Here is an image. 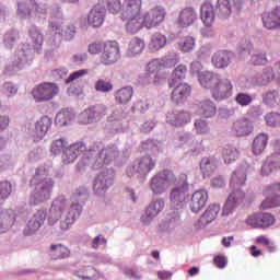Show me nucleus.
I'll return each mask as SVG.
<instances>
[{
    "label": "nucleus",
    "instance_id": "obj_51",
    "mask_svg": "<svg viewBox=\"0 0 280 280\" xmlns=\"http://www.w3.org/2000/svg\"><path fill=\"white\" fill-rule=\"evenodd\" d=\"M278 100H279L278 91H269L262 96V102L267 106H275Z\"/></svg>",
    "mask_w": 280,
    "mask_h": 280
},
{
    "label": "nucleus",
    "instance_id": "obj_49",
    "mask_svg": "<svg viewBox=\"0 0 280 280\" xmlns=\"http://www.w3.org/2000/svg\"><path fill=\"white\" fill-rule=\"evenodd\" d=\"M94 89L98 93H110V91H113V83L104 79H98L95 82Z\"/></svg>",
    "mask_w": 280,
    "mask_h": 280
},
{
    "label": "nucleus",
    "instance_id": "obj_36",
    "mask_svg": "<svg viewBox=\"0 0 280 280\" xmlns=\"http://www.w3.org/2000/svg\"><path fill=\"white\" fill-rule=\"evenodd\" d=\"M165 45H167V37L161 33H155L151 36L149 49H151V51H159V49H163Z\"/></svg>",
    "mask_w": 280,
    "mask_h": 280
},
{
    "label": "nucleus",
    "instance_id": "obj_11",
    "mask_svg": "<svg viewBox=\"0 0 280 280\" xmlns=\"http://www.w3.org/2000/svg\"><path fill=\"white\" fill-rule=\"evenodd\" d=\"M265 194L267 199L261 202V209H273L280 207V183L269 186Z\"/></svg>",
    "mask_w": 280,
    "mask_h": 280
},
{
    "label": "nucleus",
    "instance_id": "obj_24",
    "mask_svg": "<svg viewBox=\"0 0 280 280\" xmlns=\"http://www.w3.org/2000/svg\"><path fill=\"white\" fill-rule=\"evenodd\" d=\"M197 19L198 14L194 8H185L179 13L178 25H180V27H189V25H194V23H196Z\"/></svg>",
    "mask_w": 280,
    "mask_h": 280
},
{
    "label": "nucleus",
    "instance_id": "obj_40",
    "mask_svg": "<svg viewBox=\"0 0 280 280\" xmlns=\"http://www.w3.org/2000/svg\"><path fill=\"white\" fill-rule=\"evenodd\" d=\"M200 170L203 176H211L218 170V162L211 158H203L200 162Z\"/></svg>",
    "mask_w": 280,
    "mask_h": 280
},
{
    "label": "nucleus",
    "instance_id": "obj_28",
    "mask_svg": "<svg viewBox=\"0 0 280 280\" xmlns=\"http://www.w3.org/2000/svg\"><path fill=\"white\" fill-rule=\"evenodd\" d=\"M280 167V156L279 154H273L265 161L261 167L262 176H268L275 172V170H279Z\"/></svg>",
    "mask_w": 280,
    "mask_h": 280
},
{
    "label": "nucleus",
    "instance_id": "obj_63",
    "mask_svg": "<svg viewBox=\"0 0 280 280\" xmlns=\"http://www.w3.org/2000/svg\"><path fill=\"white\" fill-rule=\"evenodd\" d=\"M265 121L267 126H277V124H280V115L277 113H269L265 116Z\"/></svg>",
    "mask_w": 280,
    "mask_h": 280
},
{
    "label": "nucleus",
    "instance_id": "obj_47",
    "mask_svg": "<svg viewBox=\"0 0 280 280\" xmlns=\"http://www.w3.org/2000/svg\"><path fill=\"white\" fill-rule=\"evenodd\" d=\"M12 194V184L8 180L0 182V205H3Z\"/></svg>",
    "mask_w": 280,
    "mask_h": 280
},
{
    "label": "nucleus",
    "instance_id": "obj_57",
    "mask_svg": "<svg viewBox=\"0 0 280 280\" xmlns=\"http://www.w3.org/2000/svg\"><path fill=\"white\" fill-rule=\"evenodd\" d=\"M30 36L33 40V43L36 45V47H40L43 45V34L36 26L30 30Z\"/></svg>",
    "mask_w": 280,
    "mask_h": 280
},
{
    "label": "nucleus",
    "instance_id": "obj_35",
    "mask_svg": "<svg viewBox=\"0 0 280 280\" xmlns=\"http://www.w3.org/2000/svg\"><path fill=\"white\" fill-rule=\"evenodd\" d=\"M16 221V215L10 212H0V233H5Z\"/></svg>",
    "mask_w": 280,
    "mask_h": 280
},
{
    "label": "nucleus",
    "instance_id": "obj_21",
    "mask_svg": "<svg viewBox=\"0 0 280 280\" xmlns=\"http://www.w3.org/2000/svg\"><path fill=\"white\" fill-rule=\"evenodd\" d=\"M189 95H191V86L187 83H179L173 90L171 98L174 104H183Z\"/></svg>",
    "mask_w": 280,
    "mask_h": 280
},
{
    "label": "nucleus",
    "instance_id": "obj_4",
    "mask_svg": "<svg viewBox=\"0 0 280 280\" xmlns=\"http://www.w3.org/2000/svg\"><path fill=\"white\" fill-rule=\"evenodd\" d=\"M85 151L86 145H84V143L77 142L69 145V142L62 138L55 140L50 149L52 154H60V152H63L62 161L66 165L73 163L75 159H78V156H80V154Z\"/></svg>",
    "mask_w": 280,
    "mask_h": 280
},
{
    "label": "nucleus",
    "instance_id": "obj_45",
    "mask_svg": "<svg viewBox=\"0 0 280 280\" xmlns=\"http://www.w3.org/2000/svg\"><path fill=\"white\" fill-rule=\"evenodd\" d=\"M92 115L93 121H100L102 117H106V113H108V108L105 105H93L89 107Z\"/></svg>",
    "mask_w": 280,
    "mask_h": 280
},
{
    "label": "nucleus",
    "instance_id": "obj_20",
    "mask_svg": "<svg viewBox=\"0 0 280 280\" xmlns=\"http://www.w3.org/2000/svg\"><path fill=\"white\" fill-rule=\"evenodd\" d=\"M80 203H72L63 221L60 223L61 231H69L71 225L80 218Z\"/></svg>",
    "mask_w": 280,
    "mask_h": 280
},
{
    "label": "nucleus",
    "instance_id": "obj_25",
    "mask_svg": "<svg viewBox=\"0 0 280 280\" xmlns=\"http://www.w3.org/2000/svg\"><path fill=\"white\" fill-rule=\"evenodd\" d=\"M218 213H220V205L211 203L208 206L206 211L199 219L201 226H207V224H211L215 218H218Z\"/></svg>",
    "mask_w": 280,
    "mask_h": 280
},
{
    "label": "nucleus",
    "instance_id": "obj_43",
    "mask_svg": "<svg viewBox=\"0 0 280 280\" xmlns=\"http://www.w3.org/2000/svg\"><path fill=\"white\" fill-rule=\"evenodd\" d=\"M73 117L74 115H73V112H71V109L69 108L62 109L56 115L55 124L57 126H67L69 121L73 119Z\"/></svg>",
    "mask_w": 280,
    "mask_h": 280
},
{
    "label": "nucleus",
    "instance_id": "obj_18",
    "mask_svg": "<svg viewBox=\"0 0 280 280\" xmlns=\"http://www.w3.org/2000/svg\"><path fill=\"white\" fill-rule=\"evenodd\" d=\"M164 208L165 201H163L162 199L152 201L145 209L144 215H142L141 218L142 222L144 224H148V222L154 220V218H156V215H159V213L162 212Z\"/></svg>",
    "mask_w": 280,
    "mask_h": 280
},
{
    "label": "nucleus",
    "instance_id": "obj_27",
    "mask_svg": "<svg viewBox=\"0 0 280 280\" xmlns=\"http://www.w3.org/2000/svg\"><path fill=\"white\" fill-rule=\"evenodd\" d=\"M163 80H165V75L161 74V72H155L154 74L144 73L139 77V84L141 86H150V84L158 86Z\"/></svg>",
    "mask_w": 280,
    "mask_h": 280
},
{
    "label": "nucleus",
    "instance_id": "obj_58",
    "mask_svg": "<svg viewBox=\"0 0 280 280\" xmlns=\"http://www.w3.org/2000/svg\"><path fill=\"white\" fill-rule=\"evenodd\" d=\"M244 183H246V174H244L242 172H235L232 175L230 185H231V187H235V185L242 186V185H244Z\"/></svg>",
    "mask_w": 280,
    "mask_h": 280
},
{
    "label": "nucleus",
    "instance_id": "obj_32",
    "mask_svg": "<svg viewBox=\"0 0 280 280\" xmlns=\"http://www.w3.org/2000/svg\"><path fill=\"white\" fill-rule=\"evenodd\" d=\"M167 65H170V59L167 58L153 59L147 65L144 73H149L150 75H153L154 73L161 72V69H165Z\"/></svg>",
    "mask_w": 280,
    "mask_h": 280
},
{
    "label": "nucleus",
    "instance_id": "obj_34",
    "mask_svg": "<svg viewBox=\"0 0 280 280\" xmlns=\"http://www.w3.org/2000/svg\"><path fill=\"white\" fill-rule=\"evenodd\" d=\"M62 209H65V202L59 200L52 202L49 210V224H56L59 218H62Z\"/></svg>",
    "mask_w": 280,
    "mask_h": 280
},
{
    "label": "nucleus",
    "instance_id": "obj_12",
    "mask_svg": "<svg viewBox=\"0 0 280 280\" xmlns=\"http://www.w3.org/2000/svg\"><path fill=\"white\" fill-rule=\"evenodd\" d=\"M47 218V212L45 210H37L36 213L33 214V218H31L26 226L24 229V235L30 236L34 235L43 224H45V220Z\"/></svg>",
    "mask_w": 280,
    "mask_h": 280
},
{
    "label": "nucleus",
    "instance_id": "obj_42",
    "mask_svg": "<svg viewBox=\"0 0 280 280\" xmlns=\"http://www.w3.org/2000/svg\"><path fill=\"white\" fill-rule=\"evenodd\" d=\"M132 94H133L132 88L130 86L121 88L115 94L116 102H118V104H128V102L132 100Z\"/></svg>",
    "mask_w": 280,
    "mask_h": 280
},
{
    "label": "nucleus",
    "instance_id": "obj_3",
    "mask_svg": "<svg viewBox=\"0 0 280 280\" xmlns=\"http://www.w3.org/2000/svg\"><path fill=\"white\" fill-rule=\"evenodd\" d=\"M142 0H125L122 4L121 19L127 21L126 30L129 34H137L141 30L139 19L141 16Z\"/></svg>",
    "mask_w": 280,
    "mask_h": 280
},
{
    "label": "nucleus",
    "instance_id": "obj_9",
    "mask_svg": "<svg viewBox=\"0 0 280 280\" xmlns=\"http://www.w3.org/2000/svg\"><path fill=\"white\" fill-rule=\"evenodd\" d=\"M154 167H156V160L151 159L150 155H145L136 160L133 165L127 168V176L132 177L136 174L148 176V173L152 172Z\"/></svg>",
    "mask_w": 280,
    "mask_h": 280
},
{
    "label": "nucleus",
    "instance_id": "obj_55",
    "mask_svg": "<svg viewBox=\"0 0 280 280\" xmlns=\"http://www.w3.org/2000/svg\"><path fill=\"white\" fill-rule=\"evenodd\" d=\"M106 189H108L106 177H104V175H98L94 183V190L96 194H102V191H106Z\"/></svg>",
    "mask_w": 280,
    "mask_h": 280
},
{
    "label": "nucleus",
    "instance_id": "obj_39",
    "mask_svg": "<svg viewBox=\"0 0 280 280\" xmlns=\"http://www.w3.org/2000/svg\"><path fill=\"white\" fill-rule=\"evenodd\" d=\"M185 75H187V67L183 65L177 66L172 73V79L168 81V86L173 89L180 80H185Z\"/></svg>",
    "mask_w": 280,
    "mask_h": 280
},
{
    "label": "nucleus",
    "instance_id": "obj_1",
    "mask_svg": "<svg viewBox=\"0 0 280 280\" xmlns=\"http://www.w3.org/2000/svg\"><path fill=\"white\" fill-rule=\"evenodd\" d=\"M47 176V171L44 167L36 170L35 175L30 182V187L33 188V192L30 196L28 205L31 207H36L45 200L51 198V192L54 191V179Z\"/></svg>",
    "mask_w": 280,
    "mask_h": 280
},
{
    "label": "nucleus",
    "instance_id": "obj_19",
    "mask_svg": "<svg viewBox=\"0 0 280 280\" xmlns=\"http://www.w3.org/2000/svg\"><path fill=\"white\" fill-rule=\"evenodd\" d=\"M233 54L229 50H219L213 54L211 62L214 69H226L231 65Z\"/></svg>",
    "mask_w": 280,
    "mask_h": 280
},
{
    "label": "nucleus",
    "instance_id": "obj_60",
    "mask_svg": "<svg viewBox=\"0 0 280 280\" xmlns=\"http://www.w3.org/2000/svg\"><path fill=\"white\" fill-rule=\"evenodd\" d=\"M194 45H196V42L192 37H184L179 43L182 51H191V49H194Z\"/></svg>",
    "mask_w": 280,
    "mask_h": 280
},
{
    "label": "nucleus",
    "instance_id": "obj_41",
    "mask_svg": "<svg viewBox=\"0 0 280 280\" xmlns=\"http://www.w3.org/2000/svg\"><path fill=\"white\" fill-rule=\"evenodd\" d=\"M238 156L240 152L233 145H226L222 149V159L228 165H230V163H234V161H237Z\"/></svg>",
    "mask_w": 280,
    "mask_h": 280
},
{
    "label": "nucleus",
    "instance_id": "obj_17",
    "mask_svg": "<svg viewBox=\"0 0 280 280\" xmlns=\"http://www.w3.org/2000/svg\"><path fill=\"white\" fill-rule=\"evenodd\" d=\"M253 122L248 118H241L233 122L232 132L235 137H248L253 132Z\"/></svg>",
    "mask_w": 280,
    "mask_h": 280
},
{
    "label": "nucleus",
    "instance_id": "obj_56",
    "mask_svg": "<svg viewBox=\"0 0 280 280\" xmlns=\"http://www.w3.org/2000/svg\"><path fill=\"white\" fill-rule=\"evenodd\" d=\"M236 104L238 106H249L253 103V96L248 93H238L235 97Z\"/></svg>",
    "mask_w": 280,
    "mask_h": 280
},
{
    "label": "nucleus",
    "instance_id": "obj_6",
    "mask_svg": "<svg viewBox=\"0 0 280 280\" xmlns=\"http://www.w3.org/2000/svg\"><path fill=\"white\" fill-rule=\"evenodd\" d=\"M177 178L174 172L164 170L151 178L150 189L155 196H161L176 183Z\"/></svg>",
    "mask_w": 280,
    "mask_h": 280
},
{
    "label": "nucleus",
    "instance_id": "obj_46",
    "mask_svg": "<svg viewBox=\"0 0 280 280\" xmlns=\"http://www.w3.org/2000/svg\"><path fill=\"white\" fill-rule=\"evenodd\" d=\"M238 198L235 197V192L229 196L224 207H223V212L222 215H229L230 213H233V210L237 209V202Z\"/></svg>",
    "mask_w": 280,
    "mask_h": 280
},
{
    "label": "nucleus",
    "instance_id": "obj_33",
    "mask_svg": "<svg viewBox=\"0 0 280 280\" xmlns=\"http://www.w3.org/2000/svg\"><path fill=\"white\" fill-rule=\"evenodd\" d=\"M50 256L52 259H67L71 256V250L62 244L50 246Z\"/></svg>",
    "mask_w": 280,
    "mask_h": 280
},
{
    "label": "nucleus",
    "instance_id": "obj_50",
    "mask_svg": "<svg viewBox=\"0 0 280 280\" xmlns=\"http://www.w3.org/2000/svg\"><path fill=\"white\" fill-rule=\"evenodd\" d=\"M74 277L78 279H91V277H95V268L88 266L83 267L73 272Z\"/></svg>",
    "mask_w": 280,
    "mask_h": 280
},
{
    "label": "nucleus",
    "instance_id": "obj_38",
    "mask_svg": "<svg viewBox=\"0 0 280 280\" xmlns=\"http://www.w3.org/2000/svg\"><path fill=\"white\" fill-rule=\"evenodd\" d=\"M266 145H268V135L259 133L253 141L252 150L255 154H261L266 150Z\"/></svg>",
    "mask_w": 280,
    "mask_h": 280
},
{
    "label": "nucleus",
    "instance_id": "obj_44",
    "mask_svg": "<svg viewBox=\"0 0 280 280\" xmlns=\"http://www.w3.org/2000/svg\"><path fill=\"white\" fill-rule=\"evenodd\" d=\"M103 8H107L112 14H117L118 12H121V9L124 8V4H121V0H101L98 3Z\"/></svg>",
    "mask_w": 280,
    "mask_h": 280
},
{
    "label": "nucleus",
    "instance_id": "obj_59",
    "mask_svg": "<svg viewBox=\"0 0 280 280\" xmlns=\"http://www.w3.org/2000/svg\"><path fill=\"white\" fill-rule=\"evenodd\" d=\"M78 121L79 124H93V116L91 114L90 108L88 107L86 109H84L79 116H78Z\"/></svg>",
    "mask_w": 280,
    "mask_h": 280
},
{
    "label": "nucleus",
    "instance_id": "obj_15",
    "mask_svg": "<svg viewBox=\"0 0 280 280\" xmlns=\"http://www.w3.org/2000/svg\"><path fill=\"white\" fill-rule=\"evenodd\" d=\"M209 200V194L207 190H196L189 202V207L192 211V213H198V211H202L205 207L207 206V202Z\"/></svg>",
    "mask_w": 280,
    "mask_h": 280
},
{
    "label": "nucleus",
    "instance_id": "obj_54",
    "mask_svg": "<svg viewBox=\"0 0 280 280\" xmlns=\"http://www.w3.org/2000/svg\"><path fill=\"white\" fill-rule=\"evenodd\" d=\"M275 224V217L270 213H260L259 229H268Z\"/></svg>",
    "mask_w": 280,
    "mask_h": 280
},
{
    "label": "nucleus",
    "instance_id": "obj_13",
    "mask_svg": "<svg viewBox=\"0 0 280 280\" xmlns=\"http://www.w3.org/2000/svg\"><path fill=\"white\" fill-rule=\"evenodd\" d=\"M106 19V8L101 3L96 4L88 14V23L92 27H102Z\"/></svg>",
    "mask_w": 280,
    "mask_h": 280
},
{
    "label": "nucleus",
    "instance_id": "obj_14",
    "mask_svg": "<svg viewBox=\"0 0 280 280\" xmlns=\"http://www.w3.org/2000/svg\"><path fill=\"white\" fill-rule=\"evenodd\" d=\"M51 118L48 116H43L35 125V130L33 132V141L38 143V141H43L47 132H49V128H51Z\"/></svg>",
    "mask_w": 280,
    "mask_h": 280
},
{
    "label": "nucleus",
    "instance_id": "obj_8",
    "mask_svg": "<svg viewBox=\"0 0 280 280\" xmlns=\"http://www.w3.org/2000/svg\"><path fill=\"white\" fill-rule=\"evenodd\" d=\"M60 93L58 84L52 82H44L37 84L32 90V95L35 102H49Z\"/></svg>",
    "mask_w": 280,
    "mask_h": 280
},
{
    "label": "nucleus",
    "instance_id": "obj_30",
    "mask_svg": "<svg viewBox=\"0 0 280 280\" xmlns=\"http://www.w3.org/2000/svg\"><path fill=\"white\" fill-rule=\"evenodd\" d=\"M215 20V13L213 12V4L210 2H205L201 5V21L209 27L213 24Z\"/></svg>",
    "mask_w": 280,
    "mask_h": 280
},
{
    "label": "nucleus",
    "instance_id": "obj_61",
    "mask_svg": "<svg viewBox=\"0 0 280 280\" xmlns=\"http://www.w3.org/2000/svg\"><path fill=\"white\" fill-rule=\"evenodd\" d=\"M195 130L197 135H207V132H209V125L207 121L198 119L195 121Z\"/></svg>",
    "mask_w": 280,
    "mask_h": 280
},
{
    "label": "nucleus",
    "instance_id": "obj_2",
    "mask_svg": "<svg viewBox=\"0 0 280 280\" xmlns=\"http://www.w3.org/2000/svg\"><path fill=\"white\" fill-rule=\"evenodd\" d=\"M199 82L203 89H208L213 100H228L233 95V84L229 79H221L220 74L202 72Z\"/></svg>",
    "mask_w": 280,
    "mask_h": 280
},
{
    "label": "nucleus",
    "instance_id": "obj_7",
    "mask_svg": "<svg viewBox=\"0 0 280 280\" xmlns=\"http://www.w3.org/2000/svg\"><path fill=\"white\" fill-rule=\"evenodd\" d=\"M167 12L163 7H154L151 10L144 12V14L139 18L140 30L145 27L147 30H152L153 27H159L163 21H165Z\"/></svg>",
    "mask_w": 280,
    "mask_h": 280
},
{
    "label": "nucleus",
    "instance_id": "obj_5",
    "mask_svg": "<svg viewBox=\"0 0 280 280\" xmlns=\"http://www.w3.org/2000/svg\"><path fill=\"white\" fill-rule=\"evenodd\" d=\"M173 185L174 189H172L170 195L171 207H173V209H182L189 194V184L187 183V175L180 174Z\"/></svg>",
    "mask_w": 280,
    "mask_h": 280
},
{
    "label": "nucleus",
    "instance_id": "obj_22",
    "mask_svg": "<svg viewBox=\"0 0 280 280\" xmlns=\"http://www.w3.org/2000/svg\"><path fill=\"white\" fill-rule=\"evenodd\" d=\"M215 113H218V107H215V103L211 100L201 101L197 105V115L200 117L209 119L211 117H215Z\"/></svg>",
    "mask_w": 280,
    "mask_h": 280
},
{
    "label": "nucleus",
    "instance_id": "obj_64",
    "mask_svg": "<svg viewBox=\"0 0 280 280\" xmlns=\"http://www.w3.org/2000/svg\"><path fill=\"white\" fill-rule=\"evenodd\" d=\"M246 224L253 226V229H259V224H261L260 213L249 215L246 220Z\"/></svg>",
    "mask_w": 280,
    "mask_h": 280
},
{
    "label": "nucleus",
    "instance_id": "obj_16",
    "mask_svg": "<svg viewBox=\"0 0 280 280\" xmlns=\"http://www.w3.org/2000/svg\"><path fill=\"white\" fill-rule=\"evenodd\" d=\"M51 30L55 36H57V43H62V40H73V38H75L74 25H68L62 28L58 24H51Z\"/></svg>",
    "mask_w": 280,
    "mask_h": 280
},
{
    "label": "nucleus",
    "instance_id": "obj_52",
    "mask_svg": "<svg viewBox=\"0 0 280 280\" xmlns=\"http://www.w3.org/2000/svg\"><path fill=\"white\" fill-rule=\"evenodd\" d=\"M250 65L254 66H261L268 63V58L266 57V54L264 52H254L249 60Z\"/></svg>",
    "mask_w": 280,
    "mask_h": 280
},
{
    "label": "nucleus",
    "instance_id": "obj_37",
    "mask_svg": "<svg viewBox=\"0 0 280 280\" xmlns=\"http://www.w3.org/2000/svg\"><path fill=\"white\" fill-rule=\"evenodd\" d=\"M269 73L266 78L259 79V84H268L271 80H277L280 82V61L275 63L273 68H267V71L265 72Z\"/></svg>",
    "mask_w": 280,
    "mask_h": 280
},
{
    "label": "nucleus",
    "instance_id": "obj_10",
    "mask_svg": "<svg viewBox=\"0 0 280 280\" xmlns=\"http://www.w3.org/2000/svg\"><path fill=\"white\" fill-rule=\"evenodd\" d=\"M100 60L105 66L115 65L119 60V44L117 42H106Z\"/></svg>",
    "mask_w": 280,
    "mask_h": 280
},
{
    "label": "nucleus",
    "instance_id": "obj_62",
    "mask_svg": "<svg viewBox=\"0 0 280 280\" xmlns=\"http://www.w3.org/2000/svg\"><path fill=\"white\" fill-rule=\"evenodd\" d=\"M89 71L86 69H82L79 71L72 72L66 80L67 84L70 82H75V80H80V78H84V75H88Z\"/></svg>",
    "mask_w": 280,
    "mask_h": 280
},
{
    "label": "nucleus",
    "instance_id": "obj_48",
    "mask_svg": "<svg viewBox=\"0 0 280 280\" xmlns=\"http://www.w3.org/2000/svg\"><path fill=\"white\" fill-rule=\"evenodd\" d=\"M113 159H115V150L113 148H105L100 152L97 161H102L103 165H108Z\"/></svg>",
    "mask_w": 280,
    "mask_h": 280
},
{
    "label": "nucleus",
    "instance_id": "obj_31",
    "mask_svg": "<svg viewBox=\"0 0 280 280\" xmlns=\"http://www.w3.org/2000/svg\"><path fill=\"white\" fill-rule=\"evenodd\" d=\"M145 49V42L139 37H135L129 42L127 48V56L132 58L135 56H139Z\"/></svg>",
    "mask_w": 280,
    "mask_h": 280
},
{
    "label": "nucleus",
    "instance_id": "obj_29",
    "mask_svg": "<svg viewBox=\"0 0 280 280\" xmlns=\"http://www.w3.org/2000/svg\"><path fill=\"white\" fill-rule=\"evenodd\" d=\"M191 120V116L187 112H179L177 114H168L167 121L171 126H185L188 121Z\"/></svg>",
    "mask_w": 280,
    "mask_h": 280
},
{
    "label": "nucleus",
    "instance_id": "obj_53",
    "mask_svg": "<svg viewBox=\"0 0 280 280\" xmlns=\"http://www.w3.org/2000/svg\"><path fill=\"white\" fill-rule=\"evenodd\" d=\"M217 10H219L222 16H229V14H231V1L218 0Z\"/></svg>",
    "mask_w": 280,
    "mask_h": 280
},
{
    "label": "nucleus",
    "instance_id": "obj_26",
    "mask_svg": "<svg viewBox=\"0 0 280 280\" xmlns=\"http://www.w3.org/2000/svg\"><path fill=\"white\" fill-rule=\"evenodd\" d=\"M18 12L23 19H28L34 12H38V2L36 0H26L25 2L19 3Z\"/></svg>",
    "mask_w": 280,
    "mask_h": 280
},
{
    "label": "nucleus",
    "instance_id": "obj_23",
    "mask_svg": "<svg viewBox=\"0 0 280 280\" xmlns=\"http://www.w3.org/2000/svg\"><path fill=\"white\" fill-rule=\"evenodd\" d=\"M262 23L267 30H279L280 27V9L262 14Z\"/></svg>",
    "mask_w": 280,
    "mask_h": 280
}]
</instances>
